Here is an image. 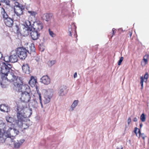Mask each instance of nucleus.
<instances>
[{"label":"nucleus","instance_id":"nucleus-4","mask_svg":"<svg viewBox=\"0 0 149 149\" xmlns=\"http://www.w3.org/2000/svg\"><path fill=\"white\" fill-rule=\"evenodd\" d=\"M8 76V79L6 81L13 82V84L17 89L23 84L22 78L16 76L14 73H9Z\"/></svg>","mask_w":149,"mask_h":149},{"label":"nucleus","instance_id":"nucleus-16","mask_svg":"<svg viewBox=\"0 0 149 149\" xmlns=\"http://www.w3.org/2000/svg\"><path fill=\"white\" fill-rule=\"evenodd\" d=\"M0 110L2 111L8 113L10 111V108L8 105L5 104H2L0 106Z\"/></svg>","mask_w":149,"mask_h":149},{"label":"nucleus","instance_id":"nucleus-3","mask_svg":"<svg viewBox=\"0 0 149 149\" xmlns=\"http://www.w3.org/2000/svg\"><path fill=\"white\" fill-rule=\"evenodd\" d=\"M29 51L28 48L27 49L23 47H19L17 48V52H16L18 55L19 57L22 59H24L27 56V53L31 54L32 52H34L35 51V48L33 45L31 44L29 46Z\"/></svg>","mask_w":149,"mask_h":149},{"label":"nucleus","instance_id":"nucleus-33","mask_svg":"<svg viewBox=\"0 0 149 149\" xmlns=\"http://www.w3.org/2000/svg\"><path fill=\"white\" fill-rule=\"evenodd\" d=\"M74 27L75 29L76 28V27L75 26L74 24H72L70 26V27H69L68 28V31L69 32H71L72 31V28Z\"/></svg>","mask_w":149,"mask_h":149},{"label":"nucleus","instance_id":"nucleus-19","mask_svg":"<svg viewBox=\"0 0 149 149\" xmlns=\"http://www.w3.org/2000/svg\"><path fill=\"white\" fill-rule=\"evenodd\" d=\"M22 68L23 72L26 74H29L30 73L29 67L27 63L24 64L22 66Z\"/></svg>","mask_w":149,"mask_h":149},{"label":"nucleus","instance_id":"nucleus-41","mask_svg":"<svg viewBox=\"0 0 149 149\" xmlns=\"http://www.w3.org/2000/svg\"><path fill=\"white\" fill-rule=\"evenodd\" d=\"M148 78V74L147 73H146L144 76V78L146 79H147Z\"/></svg>","mask_w":149,"mask_h":149},{"label":"nucleus","instance_id":"nucleus-31","mask_svg":"<svg viewBox=\"0 0 149 149\" xmlns=\"http://www.w3.org/2000/svg\"><path fill=\"white\" fill-rule=\"evenodd\" d=\"M140 119L142 122L145 121L146 120V117L144 113H142Z\"/></svg>","mask_w":149,"mask_h":149},{"label":"nucleus","instance_id":"nucleus-36","mask_svg":"<svg viewBox=\"0 0 149 149\" xmlns=\"http://www.w3.org/2000/svg\"><path fill=\"white\" fill-rule=\"evenodd\" d=\"M39 100H40V103L41 105V107L42 108L43 107V105H42V100L41 96L40 94L39 95Z\"/></svg>","mask_w":149,"mask_h":149},{"label":"nucleus","instance_id":"nucleus-11","mask_svg":"<svg viewBox=\"0 0 149 149\" xmlns=\"http://www.w3.org/2000/svg\"><path fill=\"white\" fill-rule=\"evenodd\" d=\"M24 9V7L22 6L14 7V10L15 13L17 15L19 16L22 15L23 10Z\"/></svg>","mask_w":149,"mask_h":149},{"label":"nucleus","instance_id":"nucleus-28","mask_svg":"<svg viewBox=\"0 0 149 149\" xmlns=\"http://www.w3.org/2000/svg\"><path fill=\"white\" fill-rule=\"evenodd\" d=\"M56 62V60H49L48 61L47 64L49 67H52Z\"/></svg>","mask_w":149,"mask_h":149},{"label":"nucleus","instance_id":"nucleus-15","mask_svg":"<svg viewBox=\"0 0 149 149\" xmlns=\"http://www.w3.org/2000/svg\"><path fill=\"white\" fill-rule=\"evenodd\" d=\"M29 105L30 107H32L34 109H37L38 107V103L35 99L31 100L30 101Z\"/></svg>","mask_w":149,"mask_h":149},{"label":"nucleus","instance_id":"nucleus-47","mask_svg":"<svg viewBox=\"0 0 149 149\" xmlns=\"http://www.w3.org/2000/svg\"><path fill=\"white\" fill-rule=\"evenodd\" d=\"M3 55L1 52H0V59L2 58Z\"/></svg>","mask_w":149,"mask_h":149},{"label":"nucleus","instance_id":"nucleus-23","mask_svg":"<svg viewBox=\"0 0 149 149\" xmlns=\"http://www.w3.org/2000/svg\"><path fill=\"white\" fill-rule=\"evenodd\" d=\"M1 13L4 21L5 19L9 18L8 14L5 12V9L3 8H1Z\"/></svg>","mask_w":149,"mask_h":149},{"label":"nucleus","instance_id":"nucleus-44","mask_svg":"<svg viewBox=\"0 0 149 149\" xmlns=\"http://www.w3.org/2000/svg\"><path fill=\"white\" fill-rule=\"evenodd\" d=\"M141 137L142 138L144 139H145V135L143 133L142 134H141Z\"/></svg>","mask_w":149,"mask_h":149},{"label":"nucleus","instance_id":"nucleus-21","mask_svg":"<svg viewBox=\"0 0 149 149\" xmlns=\"http://www.w3.org/2000/svg\"><path fill=\"white\" fill-rule=\"evenodd\" d=\"M37 80L34 78L32 76L31 77L30 79L29 82V85L32 87L35 86L36 84L37 83Z\"/></svg>","mask_w":149,"mask_h":149},{"label":"nucleus","instance_id":"nucleus-55","mask_svg":"<svg viewBox=\"0 0 149 149\" xmlns=\"http://www.w3.org/2000/svg\"><path fill=\"white\" fill-rule=\"evenodd\" d=\"M16 26L17 27V28L18 26Z\"/></svg>","mask_w":149,"mask_h":149},{"label":"nucleus","instance_id":"nucleus-34","mask_svg":"<svg viewBox=\"0 0 149 149\" xmlns=\"http://www.w3.org/2000/svg\"><path fill=\"white\" fill-rule=\"evenodd\" d=\"M123 57H120V59H119L118 63V64L119 65H120L121 64V62L123 61Z\"/></svg>","mask_w":149,"mask_h":149},{"label":"nucleus","instance_id":"nucleus-14","mask_svg":"<svg viewBox=\"0 0 149 149\" xmlns=\"http://www.w3.org/2000/svg\"><path fill=\"white\" fill-rule=\"evenodd\" d=\"M30 35L32 39L33 40H37L39 37L40 36V34L38 31L34 30L32 29V30L31 31Z\"/></svg>","mask_w":149,"mask_h":149},{"label":"nucleus","instance_id":"nucleus-32","mask_svg":"<svg viewBox=\"0 0 149 149\" xmlns=\"http://www.w3.org/2000/svg\"><path fill=\"white\" fill-rule=\"evenodd\" d=\"M49 33L50 36L52 37H54L55 36V34L53 32L50 30V29H49Z\"/></svg>","mask_w":149,"mask_h":149},{"label":"nucleus","instance_id":"nucleus-24","mask_svg":"<svg viewBox=\"0 0 149 149\" xmlns=\"http://www.w3.org/2000/svg\"><path fill=\"white\" fill-rule=\"evenodd\" d=\"M5 119L7 122L10 123L12 124H13L15 120L13 117L10 116H6Z\"/></svg>","mask_w":149,"mask_h":149},{"label":"nucleus","instance_id":"nucleus-39","mask_svg":"<svg viewBox=\"0 0 149 149\" xmlns=\"http://www.w3.org/2000/svg\"><path fill=\"white\" fill-rule=\"evenodd\" d=\"M15 6L14 7H15L17 6H22L21 4H19L18 2H15Z\"/></svg>","mask_w":149,"mask_h":149},{"label":"nucleus","instance_id":"nucleus-46","mask_svg":"<svg viewBox=\"0 0 149 149\" xmlns=\"http://www.w3.org/2000/svg\"><path fill=\"white\" fill-rule=\"evenodd\" d=\"M115 29L114 28H113L112 30V31L113 32V35L112 36H113V35L114 34V33H115L116 31L115 32Z\"/></svg>","mask_w":149,"mask_h":149},{"label":"nucleus","instance_id":"nucleus-22","mask_svg":"<svg viewBox=\"0 0 149 149\" xmlns=\"http://www.w3.org/2000/svg\"><path fill=\"white\" fill-rule=\"evenodd\" d=\"M52 16V14L51 13L44 14L42 15V18L43 19L45 20L46 21H48L50 19Z\"/></svg>","mask_w":149,"mask_h":149},{"label":"nucleus","instance_id":"nucleus-38","mask_svg":"<svg viewBox=\"0 0 149 149\" xmlns=\"http://www.w3.org/2000/svg\"><path fill=\"white\" fill-rule=\"evenodd\" d=\"M146 56H145L143 57V60L145 62V64H146L147 63L148 61H147V58H146Z\"/></svg>","mask_w":149,"mask_h":149},{"label":"nucleus","instance_id":"nucleus-27","mask_svg":"<svg viewBox=\"0 0 149 149\" xmlns=\"http://www.w3.org/2000/svg\"><path fill=\"white\" fill-rule=\"evenodd\" d=\"M78 102V100H75L74 101V102L71 106V109L72 111L77 106Z\"/></svg>","mask_w":149,"mask_h":149},{"label":"nucleus","instance_id":"nucleus-42","mask_svg":"<svg viewBox=\"0 0 149 149\" xmlns=\"http://www.w3.org/2000/svg\"><path fill=\"white\" fill-rule=\"evenodd\" d=\"M138 129L137 127H135L134 129V133L136 134V135H137V133L136 132V131L138 130Z\"/></svg>","mask_w":149,"mask_h":149},{"label":"nucleus","instance_id":"nucleus-1","mask_svg":"<svg viewBox=\"0 0 149 149\" xmlns=\"http://www.w3.org/2000/svg\"><path fill=\"white\" fill-rule=\"evenodd\" d=\"M18 112L17 116L18 119L15 121L16 124L19 127L22 126L23 122L24 121L26 118L29 117L32 113L31 108L29 109L27 105L22 103L19 104L17 107Z\"/></svg>","mask_w":149,"mask_h":149},{"label":"nucleus","instance_id":"nucleus-29","mask_svg":"<svg viewBox=\"0 0 149 149\" xmlns=\"http://www.w3.org/2000/svg\"><path fill=\"white\" fill-rule=\"evenodd\" d=\"M28 13L30 14V16H32L35 19V16L37 14V13L36 11L29 10L28 11Z\"/></svg>","mask_w":149,"mask_h":149},{"label":"nucleus","instance_id":"nucleus-40","mask_svg":"<svg viewBox=\"0 0 149 149\" xmlns=\"http://www.w3.org/2000/svg\"><path fill=\"white\" fill-rule=\"evenodd\" d=\"M131 122V119L130 118H128L127 120V123H128V126H129V125L130 124V123Z\"/></svg>","mask_w":149,"mask_h":149},{"label":"nucleus","instance_id":"nucleus-13","mask_svg":"<svg viewBox=\"0 0 149 149\" xmlns=\"http://www.w3.org/2000/svg\"><path fill=\"white\" fill-rule=\"evenodd\" d=\"M40 82L45 85H48L50 83V79L47 75L43 76L40 79Z\"/></svg>","mask_w":149,"mask_h":149},{"label":"nucleus","instance_id":"nucleus-5","mask_svg":"<svg viewBox=\"0 0 149 149\" xmlns=\"http://www.w3.org/2000/svg\"><path fill=\"white\" fill-rule=\"evenodd\" d=\"M15 125L13 124L10 125V126H9L8 129L7 130L6 129V135L8 136V138H13L11 139L12 142L13 141V139L14 137L17 135L19 132L18 130L14 127Z\"/></svg>","mask_w":149,"mask_h":149},{"label":"nucleus","instance_id":"nucleus-17","mask_svg":"<svg viewBox=\"0 0 149 149\" xmlns=\"http://www.w3.org/2000/svg\"><path fill=\"white\" fill-rule=\"evenodd\" d=\"M4 21L5 24L9 27L12 26L13 24V19L10 17L5 19Z\"/></svg>","mask_w":149,"mask_h":149},{"label":"nucleus","instance_id":"nucleus-52","mask_svg":"<svg viewBox=\"0 0 149 149\" xmlns=\"http://www.w3.org/2000/svg\"><path fill=\"white\" fill-rule=\"evenodd\" d=\"M145 56H146V58H148V57H149V54L146 55Z\"/></svg>","mask_w":149,"mask_h":149},{"label":"nucleus","instance_id":"nucleus-49","mask_svg":"<svg viewBox=\"0 0 149 149\" xmlns=\"http://www.w3.org/2000/svg\"><path fill=\"white\" fill-rule=\"evenodd\" d=\"M138 133H139V136H140V135H141V132H140V130L139 129H138Z\"/></svg>","mask_w":149,"mask_h":149},{"label":"nucleus","instance_id":"nucleus-54","mask_svg":"<svg viewBox=\"0 0 149 149\" xmlns=\"http://www.w3.org/2000/svg\"><path fill=\"white\" fill-rule=\"evenodd\" d=\"M127 128V126L126 125L125 127V129L126 130Z\"/></svg>","mask_w":149,"mask_h":149},{"label":"nucleus","instance_id":"nucleus-45","mask_svg":"<svg viewBox=\"0 0 149 149\" xmlns=\"http://www.w3.org/2000/svg\"><path fill=\"white\" fill-rule=\"evenodd\" d=\"M77 77V74L76 72H75L74 75V78H76Z\"/></svg>","mask_w":149,"mask_h":149},{"label":"nucleus","instance_id":"nucleus-50","mask_svg":"<svg viewBox=\"0 0 149 149\" xmlns=\"http://www.w3.org/2000/svg\"><path fill=\"white\" fill-rule=\"evenodd\" d=\"M69 32V35L71 36H72V31L71 32Z\"/></svg>","mask_w":149,"mask_h":149},{"label":"nucleus","instance_id":"nucleus-25","mask_svg":"<svg viewBox=\"0 0 149 149\" xmlns=\"http://www.w3.org/2000/svg\"><path fill=\"white\" fill-rule=\"evenodd\" d=\"M32 30V29H29V28L25 27L23 30L22 33L24 36H27L29 34V32Z\"/></svg>","mask_w":149,"mask_h":149},{"label":"nucleus","instance_id":"nucleus-7","mask_svg":"<svg viewBox=\"0 0 149 149\" xmlns=\"http://www.w3.org/2000/svg\"><path fill=\"white\" fill-rule=\"evenodd\" d=\"M31 98L30 93L21 94L20 99L22 102L20 104L22 103L24 104V106L25 105H27L26 104L29 101Z\"/></svg>","mask_w":149,"mask_h":149},{"label":"nucleus","instance_id":"nucleus-51","mask_svg":"<svg viewBox=\"0 0 149 149\" xmlns=\"http://www.w3.org/2000/svg\"><path fill=\"white\" fill-rule=\"evenodd\" d=\"M142 126H143V124H142V123H141L140 124V128H141L142 127Z\"/></svg>","mask_w":149,"mask_h":149},{"label":"nucleus","instance_id":"nucleus-43","mask_svg":"<svg viewBox=\"0 0 149 149\" xmlns=\"http://www.w3.org/2000/svg\"><path fill=\"white\" fill-rule=\"evenodd\" d=\"M117 149H123V147L121 145H120L118 146L117 148Z\"/></svg>","mask_w":149,"mask_h":149},{"label":"nucleus","instance_id":"nucleus-26","mask_svg":"<svg viewBox=\"0 0 149 149\" xmlns=\"http://www.w3.org/2000/svg\"><path fill=\"white\" fill-rule=\"evenodd\" d=\"M65 89L63 88H60L58 91V94L59 96H62L65 95Z\"/></svg>","mask_w":149,"mask_h":149},{"label":"nucleus","instance_id":"nucleus-20","mask_svg":"<svg viewBox=\"0 0 149 149\" xmlns=\"http://www.w3.org/2000/svg\"><path fill=\"white\" fill-rule=\"evenodd\" d=\"M24 141L25 140L23 139L17 140L14 143V147L15 148H19Z\"/></svg>","mask_w":149,"mask_h":149},{"label":"nucleus","instance_id":"nucleus-35","mask_svg":"<svg viewBox=\"0 0 149 149\" xmlns=\"http://www.w3.org/2000/svg\"><path fill=\"white\" fill-rule=\"evenodd\" d=\"M143 78L142 77L141 78V89H143Z\"/></svg>","mask_w":149,"mask_h":149},{"label":"nucleus","instance_id":"nucleus-30","mask_svg":"<svg viewBox=\"0 0 149 149\" xmlns=\"http://www.w3.org/2000/svg\"><path fill=\"white\" fill-rule=\"evenodd\" d=\"M3 60L5 62V63H9V62H10V56H5L4 57Z\"/></svg>","mask_w":149,"mask_h":149},{"label":"nucleus","instance_id":"nucleus-12","mask_svg":"<svg viewBox=\"0 0 149 149\" xmlns=\"http://www.w3.org/2000/svg\"><path fill=\"white\" fill-rule=\"evenodd\" d=\"M16 52L15 51L12 52L10 57V62L11 63H15L18 60V55Z\"/></svg>","mask_w":149,"mask_h":149},{"label":"nucleus","instance_id":"nucleus-10","mask_svg":"<svg viewBox=\"0 0 149 149\" xmlns=\"http://www.w3.org/2000/svg\"><path fill=\"white\" fill-rule=\"evenodd\" d=\"M33 26L32 29L34 30L39 31L43 28V26L42 23L40 22H34L33 24Z\"/></svg>","mask_w":149,"mask_h":149},{"label":"nucleus","instance_id":"nucleus-37","mask_svg":"<svg viewBox=\"0 0 149 149\" xmlns=\"http://www.w3.org/2000/svg\"><path fill=\"white\" fill-rule=\"evenodd\" d=\"M3 2H4L7 5H9L10 1L9 0H4Z\"/></svg>","mask_w":149,"mask_h":149},{"label":"nucleus","instance_id":"nucleus-18","mask_svg":"<svg viewBox=\"0 0 149 149\" xmlns=\"http://www.w3.org/2000/svg\"><path fill=\"white\" fill-rule=\"evenodd\" d=\"M34 23V22L32 20L30 21L29 20H26L24 24V25L25 26V27L29 28V29H32L33 28V26H32L31 24H33Z\"/></svg>","mask_w":149,"mask_h":149},{"label":"nucleus","instance_id":"nucleus-6","mask_svg":"<svg viewBox=\"0 0 149 149\" xmlns=\"http://www.w3.org/2000/svg\"><path fill=\"white\" fill-rule=\"evenodd\" d=\"M7 126L5 123L2 122H0V143L4 142L7 138L6 129H7Z\"/></svg>","mask_w":149,"mask_h":149},{"label":"nucleus","instance_id":"nucleus-8","mask_svg":"<svg viewBox=\"0 0 149 149\" xmlns=\"http://www.w3.org/2000/svg\"><path fill=\"white\" fill-rule=\"evenodd\" d=\"M53 95V90L51 89H48L45 93L44 96L43 101L45 104H47L50 102Z\"/></svg>","mask_w":149,"mask_h":149},{"label":"nucleus","instance_id":"nucleus-9","mask_svg":"<svg viewBox=\"0 0 149 149\" xmlns=\"http://www.w3.org/2000/svg\"><path fill=\"white\" fill-rule=\"evenodd\" d=\"M17 90L19 92L21 93V94L30 92V89L29 87L26 84H23L17 88Z\"/></svg>","mask_w":149,"mask_h":149},{"label":"nucleus","instance_id":"nucleus-2","mask_svg":"<svg viewBox=\"0 0 149 149\" xmlns=\"http://www.w3.org/2000/svg\"><path fill=\"white\" fill-rule=\"evenodd\" d=\"M0 68V75L1 74V78L2 79L1 84L4 83L8 79V74L9 73H13L10 72L12 68L11 65L7 63H3Z\"/></svg>","mask_w":149,"mask_h":149},{"label":"nucleus","instance_id":"nucleus-53","mask_svg":"<svg viewBox=\"0 0 149 149\" xmlns=\"http://www.w3.org/2000/svg\"><path fill=\"white\" fill-rule=\"evenodd\" d=\"M4 0H0V2H3V1H4ZM1 5V3H0V5Z\"/></svg>","mask_w":149,"mask_h":149},{"label":"nucleus","instance_id":"nucleus-48","mask_svg":"<svg viewBox=\"0 0 149 149\" xmlns=\"http://www.w3.org/2000/svg\"><path fill=\"white\" fill-rule=\"evenodd\" d=\"M137 118H136V117H135L134 118V120H133V121H134V122H136L137 121Z\"/></svg>","mask_w":149,"mask_h":149}]
</instances>
